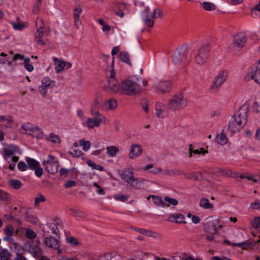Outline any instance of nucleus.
Here are the masks:
<instances>
[{
	"mask_svg": "<svg viewBox=\"0 0 260 260\" xmlns=\"http://www.w3.org/2000/svg\"><path fill=\"white\" fill-rule=\"evenodd\" d=\"M114 61L112 62V68L110 71L109 76L107 84L105 86L106 91L112 94H115L122 92V82H119L115 77V73L114 70Z\"/></svg>",
	"mask_w": 260,
	"mask_h": 260,
	"instance_id": "1",
	"label": "nucleus"
},
{
	"mask_svg": "<svg viewBox=\"0 0 260 260\" xmlns=\"http://www.w3.org/2000/svg\"><path fill=\"white\" fill-rule=\"evenodd\" d=\"M141 91V87L137 80L126 79L122 81L121 93L126 95H133Z\"/></svg>",
	"mask_w": 260,
	"mask_h": 260,
	"instance_id": "2",
	"label": "nucleus"
},
{
	"mask_svg": "<svg viewBox=\"0 0 260 260\" xmlns=\"http://www.w3.org/2000/svg\"><path fill=\"white\" fill-rule=\"evenodd\" d=\"M246 118L244 112H239L236 114L233 119H232L229 124L230 130L232 133L239 132L244 127L246 123Z\"/></svg>",
	"mask_w": 260,
	"mask_h": 260,
	"instance_id": "3",
	"label": "nucleus"
},
{
	"mask_svg": "<svg viewBox=\"0 0 260 260\" xmlns=\"http://www.w3.org/2000/svg\"><path fill=\"white\" fill-rule=\"evenodd\" d=\"M3 150L4 152V154L3 155L4 158L8 163L10 164L11 160L14 162H16L18 160V156H13V155H15L16 153H21V152L17 146L10 144L5 147Z\"/></svg>",
	"mask_w": 260,
	"mask_h": 260,
	"instance_id": "4",
	"label": "nucleus"
},
{
	"mask_svg": "<svg viewBox=\"0 0 260 260\" xmlns=\"http://www.w3.org/2000/svg\"><path fill=\"white\" fill-rule=\"evenodd\" d=\"M187 104V100L182 94H176L168 104V108L171 110H180Z\"/></svg>",
	"mask_w": 260,
	"mask_h": 260,
	"instance_id": "5",
	"label": "nucleus"
},
{
	"mask_svg": "<svg viewBox=\"0 0 260 260\" xmlns=\"http://www.w3.org/2000/svg\"><path fill=\"white\" fill-rule=\"evenodd\" d=\"M210 50V45L209 43L204 44L199 49L194 58V61L199 65H203L206 62L208 57V54Z\"/></svg>",
	"mask_w": 260,
	"mask_h": 260,
	"instance_id": "6",
	"label": "nucleus"
},
{
	"mask_svg": "<svg viewBox=\"0 0 260 260\" xmlns=\"http://www.w3.org/2000/svg\"><path fill=\"white\" fill-rule=\"evenodd\" d=\"M46 171L51 174H55L58 170L59 164L58 160L52 155H48L46 160L42 162Z\"/></svg>",
	"mask_w": 260,
	"mask_h": 260,
	"instance_id": "7",
	"label": "nucleus"
},
{
	"mask_svg": "<svg viewBox=\"0 0 260 260\" xmlns=\"http://www.w3.org/2000/svg\"><path fill=\"white\" fill-rule=\"evenodd\" d=\"M161 16L162 12L159 9H155L153 12L151 13L148 9H146L143 13V20L146 25L152 27L154 24L153 19Z\"/></svg>",
	"mask_w": 260,
	"mask_h": 260,
	"instance_id": "8",
	"label": "nucleus"
},
{
	"mask_svg": "<svg viewBox=\"0 0 260 260\" xmlns=\"http://www.w3.org/2000/svg\"><path fill=\"white\" fill-rule=\"evenodd\" d=\"M103 95L101 93H97L92 101L90 108L91 115H100L101 114L99 110H103Z\"/></svg>",
	"mask_w": 260,
	"mask_h": 260,
	"instance_id": "9",
	"label": "nucleus"
},
{
	"mask_svg": "<svg viewBox=\"0 0 260 260\" xmlns=\"http://www.w3.org/2000/svg\"><path fill=\"white\" fill-rule=\"evenodd\" d=\"M228 75L229 72L228 70H222L220 71L213 80L211 88L214 91L217 90L227 79Z\"/></svg>",
	"mask_w": 260,
	"mask_h": 260,
	"instance_id": "10",
	"label": "nucleus"
},
{
	"mask_svg": "<svg viewBox=\"0 0 260 260\" xmlns=\"http://www.w3.org/2000/svg\"><path fill=\"white\" fill-rule=\"evenodd\" d=\"M55 81L52 80L48 76L44 77L41 80V85L39 87V92L43 97L46 96L49 89L54 86Z\"/></svg>",
	"mask_w": 260,
	"mask_h": 260,
	"instance_id": "11",
	"label": "nucleus"
},
{
	"mask_svg": "<svg viewBox=\"0 0 260 260\" xmlns=\"http://www.w3.org/2000/svg\"><path fill=\"white\" fill-rule=\"evenodd\" d=\"M92 118L88 117L86 120V125L88 128L91 129L98 127L102 121L106 120V117L102 114L100 115H91Z\"/></svg>",
	"mask_w": 260,
	"mask_h": 260,
	"instance_id": "12",
	"label": "nucleus"
},
{
	"mask_svg": "<svg viewBox=\"0 0 260 260\" xmlns=\"http://www.w3.org/2000/svg\"><path fill=\"white\" fill-rule=\"evenodd\" d=\"M25 248L28 252L35 257H39L42 255V250L41 248L32 242L26 243L25 245Z\"/></svg>",
	"mask_w": 260,
	"mask_h": 260,
	"instance_id": "13",
	"label": "nucleus"
},
{
	"mask_svg": "<svg viewBox=\"0 0 260 260\" xmlns=\"http://www.w3.org/2000/svg\"><path fill=\"white\" fill-rule=\"evenodd\" d=\"M143 148L138 144H133L129 148L128 157L131 159H136L141 156L143 153Z\"/></svg>",
	"mask_w": 260,
	"mask_h": 260,
	"instance_id": "14",
	"label": "nucleus"
},
{
	"mask_svg": "<svg viewBox=\"0 0 260 260\" xmlns=\"http://www.w3.org/2000/svg\"><path fill=\"white\" fill-rule=\"evenodd\" d=\"M53 60L55 65V71L56 73H59L63 71L66 68L67 69L72 67V64L69 62H65L62 60L59 59L57 58H54Z\"/></svg>",
	"mask_w": 260,
	"mask_h": 260,
	"instance_id": "15",
	"label": "nucleus"
},
{
	"mask_svg": "<svg viewBox=\"0 0 260 260\" xmlns=\"http://www.w3.org/2000/svg\"><path fill=\"white\" fill-rule=\"evenodd\" d=\"M187 50L186 48H181L178 49L172 57L173 62L175 64H180L185 58Z\"/></svg>",
	"mask_w": 260,
	"mask_h": 260,
	"instance_id": "16",
	"label": "nucleus"
},
{
	"mask_svg": "<svg viewBox=\"0 0 260 260\" xmlns=\"http://www.w3.org/2000/svg\"><path fill=\"white\" fill-rule=\"evenodd\" d=\"M245 79L247 81L253 79L255 82L260 83V68L256 70L250 69L248 71Z\"/></svg>",
	"mask_w": 260,
	"mask_h": 260,
	"instance_id": "17",
	"label": "nucleus"
},
{
	"mask_svg": "<svg viewBox=\"0 0 260 260\" xmlns=\"http://www.w3.org/2000/svg\"><path fill=\"white\" fill-rule=\"evenodd\" d=\"M246 41V39L245 34L240 33L235 37L232 45L235 49H239L244 45Z\"/></svg>",
	"mask_w": 260,
	"mask_h": 260,
	"instance_id": "18",
	"label": "nucleus"
},
{
	"mask_svg": "<svg viewBox=\"0 0 260 260\" xmlns=\"http://www.w3.org/2000/svg\"><path fill=\"white\" fill-rule=\"evenodd\" d=\"M115 258L116 260H120V256L115 253L107 252L99 256L92 257L90 260H112Z\"/></svg>",
	"mask_w": 260,
	"mask_h": 260,
	"instance_id": "19",
	"label": "nucleus"
},
{
	"mask_svg": "<svg viewBox=\"0 0 260 260\" xmlns=\"http://www.w3.org/2000/svg\"><path fill=\"white\" fill-rule=\"evenodd\" d=\"M154 86L157 90L161 93H164L169 91L171 85L168 81L157 82L154 83Z\"/></svg>",
	"mask_w": 260,
	"mask_h": 260,
	"instance_id": "20",
	"label": "nucleus"
},
{
	"mask_svg": "<svg viewBox=\"0 0 260 260\" xmlns=\"http://www.w3.org/2000/svg\"><path fill=\"white\" fill-rule=\"evenodd\" d=\"M38 126L30 123H24L21 126L20 132L22 134L32 135V132L38 131Z\"/></svg>",
	"mask_w": 260,
	"mask_h": 260,
	"instance_id": "21",
	"label": "nucleus"
},
{
	"mask_svg": "<svg viewBox=\"0 0 260 260\" xmlns=\"http://www.w3.org/2000/svg\"><path fill=\"white\" fill-rule=\"evenodd\" d=\"M50 230H51L52 233L54 235H57L59 233L58 227L54 223H48L46 224V226H44L42 229L44 236H48L50 233Z\"/></svg>",
	"mask_w": 260,
	"mask_h": 260,
	"instance_id": "22",
	"label": "nucleus"
},
{
	"mask_svg": "<svg viewBox=\"0 0 260 260\" xmlns=\"http://www.w3.org/2000/svg\"><path fill=\"white\" fill-rule=\"evenodd\" d=\"M14 229L13 226L11 225H6L4 229V232L5 236L3 237V240L5 241H13V235H14Z\"/></svg>",
	"mask_w": 260,
	"mask_h": 260,
	"instance_id": "23",
	"label": "nucleus"
},
{
	"mask_svg": "<svg viewBox=\"0 0 260 260\" xmlns=\"http://www.w3.org/2000/svg\"><path fill=\"white\" fill-rule=\"evenodd\" d=\"M103 111H114L117 107V102L113 98L104 101L103 104Z\"/></svg>",
	"mask_w": 260,
	"mask_h": 260,
	"instance_id": "24",
	"label": "nucleus"
},
{
	"mask_svg": "<svg viewBox=\"0 0 260 260\" xmlns=\"http://www.w3.org/2000/svg\"><path fill=\"white\" fill-rule=\"evenodd\" d=\"M44 243L48 247L57 248L59 244V241L57 239L50 236L46 237L45 238Z\"/></svg>",
	"mask_w": 260,
	"mask_h": 260,
	"instance_id": "25",
	"label": "nucleus"
},
{
	"mask_svg": "<svg viewBox=\"0 0 260 260\" xmlns=\"http://www.w3.org/2000/svg\"><path fill=\"white\" fill-rule=\"evenodd\" d=\"M82 12V9L80 6H77L75 8L74 12V18L75 21V26L78 28L81 24L79 18Z\"/></svg>",
	"mask_w": 260,
	"mask_h": 260,
	"instance_id": "26",
	"label": "nucleus"
},
{
	"mask_svg": "<svg viewBox=\"0 0 260 260\" xmlns=\"http://www.w3.org/2000/svg\"><path fill=\"white\" fill-rule=\"evenodd\" d=\"M156 115L159 118H164L166 115L165 106L164 104L158 103L155 106Z\"/></svg>",
	"mask_w": 260,
	"mask_h": 260,
	"instance_id": "27",
	"label": "nucleus"
},
{
	"mask_svg": "<svg viewBox=\"0 0 260 260\" xmlns=\"http://www.w3.org/2000/svg\"><path fill=\"white\" fill-rule=\"evenodd\" d=\"M184 216L182 214L178 213L171 215L168 219V220L170 222L178 223H185V222L184 221Z\"/></svg>",
	"mask_w": 260,
	"mask_h": 260,
	"instance_id": "28",
	"label": "nucleus"
},
{
	"mask_svg": "<svg viewBox=\"0 0 260 260\" xmlns=\"http://www.w3.org/2000/svg\"><path fill=\"white\" fill-rule=\"evenodd\" d=\"M44 35L43 29H37L35 33V41L38 45L44 46L45 45V42L43 41L42 38Z\"/></svg>",
	"mask_w": 260,
	"mask_h": 260,
	"instance_id": "29",
	"label": "nucleus"
},
{
	"mask_svg": "<svg viewBox=\"0 0 260 260\" xmlns=\"http://www.w3.org/2000/svg\"><path fill=\"white\" fill-rule=\"evenodd\" d=\"M199 206L204 209H212L213 208V205L209 202L207 198H202L200 200Z\"/></svg>",
	"mask_w": 260,
	"mask_h": 260,
	"instance_id": "30",
	"label": "nucleus"
},
{
	"mask_svg": "<svg viewBox=\"0 0 260 260\" xmlns=\"http://www.w3.org/2000/svg\"><path fill=\"white\" fill-rule=\"evenodd\" d=\"M120 176L125 182H128L129 179L134 176V172L129 168L123 170Z\"/></svg>",
	"mask_w": 260,
	"mask_h": 260,
	"instance_id": "31",
	"label": "nucleus"
},
{
	"mask_svg": "<svg viewBox=\"0 0 260 260\" xmlns=\"http://www.w3.org/2000/svg\"><path fill=\"white\" fill-rule=\"evenodd\" d=\"M0 122H5V124L3 125L2 127L8 128L11 127L13 123V119L9 116L0 115Z\"/></svg>",
	"mask_w": 260,
	"mask_h": 260,
	"instance_id": "32",
	"label": "nucleus"
},
{
	"mask_svg": "<svg viewBox=\"0 0 260 260\" xmlns=\"http://www.w3.org/2000/svg\"><path fill=\"white\" fill-rule=\"evenodd\" d=\"M11 253L6 248L0 247V260H11Z\"/></svg>",
	"mask_w": 260,
	"mask_h": 260,
	"instance_id": "33",
	"label": "nucleus"
},
{
	"mask_svg": "<svg viewBox=\"0 0 260 260\" xmlns=\"http://www.w3.org/2000/svg\"><path fill=\"white\" fill-rule=\"evenodd\" d=\"M106 150L107 155L111 157H115L119 151V148L114 146H108Z\"/></svg>",
	"mask_w": 260,
	"mask_h": 260,
	"instance_id": "34",
	"label": "nucleus"
},
{
	"mask_svg": "<svg viewBox=\"0 0 260 260\" xmlns=\"http://www.w3.org/2000/svg\"><path fill=\"white\" fill-rule=\"evenodd\" d=\"M152 198L153 199V203L157 206L162 208H166L167 206L166 203H165L164 199H163L159 196H152Z\"/></svg>",
	"mask_w": 260,
	"mask_h": 260,
	"instance_id": "35",
	"label": "nucleus"
},
{
	"mask_svg": "<svg viewBox=\"0 0 260 260\" xmlns=\"http://www.w3.org/2000/svg\"><path fill=\"white\" fill-rule=\"evenodd\" d=\"M143 182L142 179L135 178L134 176L128 180L126 183L129 184L132 187L138 188L140 184Z\"/></svg>",
	"mask_w": 260,
	"mask_h": 260,
	"instance_id": "36",
	"label": "nucleus"
},
{
	"mask_svg": "<svg viewBox=\"0 0 260 260\" xmlns=\"http://www.w3.org/2000/svg\"><path fill=\"white\" fill-rule=\"evenodd\" d=\"M45 138L47 140L54 144H59L61 142L60 137L57 135L53 133H51L48 136H46Z\"/></svg>",
	"mask_w": 260,
	"mask_h": 260,
	"instance_id": "37",
	"label": "nucleus"
},
{
	"mask_svg": "<svg viewBox=\"0 0 260 260\" xmlns=\"http://www.w3.org/2000/svg\"><path fill=\"white\" fill-rule=\"evenodd\" d=\"M26 161L28 164V167L31 170L36 169L37 167L40 166V162L34 158L26 157Z\"/></svg>",
	"mask_w": 260,
	"mask_h": 260,
	"instance_id": "38",
	"label": "nucleus"
},
{
	"mask_svg": "<svg viewBox=\"0 0 260 260\" xmlns=\"http://www.w3.org/2000/svg\"><path fill=\"white\" fill-rule=\"evenodd\" d=\"M189 157L192 156V154H198V155H204L208 153V151L205 150L204 148H201L199 149H193L192 148V146L190 145L189 147Z\"/></svg>",
	"mask_w": 260,
	"mask_h": 260,
	"instance_id": "39",
	"label": "nucleus"
},
{
	"mask_svg": "<svg viewBox=\"0 0 260 260\" xmlns=\"http://www.w3.org/2000/svg\"><path fill=\"white\" fill-rule=\"evenodd\" d=\"M201 6L206 11H214L216 9V5L211 2H203L201 3Z\"/></svg>",
	"mask_w": 260,
	"mask_h": 260,
	"instance_id": "40",
	"label": "nucleus"
},
{
	"mask_svg": "<svg viewBox=\"0 0 260 260\" xmlns=\"http://www.w3.org/2000/svg\"><path fill=\"white\" fill-rule=\"evenodd\" d=\"M180 174V172L178 170H165L161 168V171H160L159 174H162L163 175L174 176L179 175Z\"/></svg>",
	"mask_w": 260,
	"mask_h": 260,
	"instance_id": "41",
	"label": "nucleus"
},
{
	"mask_svg": "<svg viewBox=\"0 0 260 260\" xmlns=\"http://www.w3.org/2000/svg\"><path fill=\"white\" fill-rule=\"evenodd\" d=\"M216 141L219 144L224 145L227 143L228 139L226 136L221 132L217 135Z\"/></svg>",
	"mask_w": 260,
	"mask_h": 260,
	"instance_id": "42",
	"label": "nucleus"
},
{
	"mask_svg": "<svg viewBox=\"0 0 260 260\" xmlns=\"http://www.w3.org/2000/svg\"><path fill=\"white\" fill-rule=\"evenodd\" d=\"M165 203L167 204V207H169L170 205L176 206L178 204V201L176 199L171 198L168 196L164 197Z\"/></svg>",
	"mask_w": 260,
	"mask_h": 260,
	"instance_id": "43",
	"label": "nucleus"
},
{
	"mask_svg": "<svg viewBox=\"0 0 260 260\" xmlns=\"http://www.w3.org/2000/svg\"><path fill=\"white\" fill-rule=\"evenodd\" d=\"M246 179L252 181L253 183L260 182V175L246 174Z\"/></svg>",
	"mask_w": 260,
	"mask_h": 260,
	"instance_id": "44",
	"label": "nucleus"
},
{
	"mask_svg": "<svg viewBox=\"0 0 260 260\" xmlns=\"http://www.w3.org/2000/svg\"><path fill=\"white\" fill-rule=\"evenodd\" d=\"M79 144L80 146H82L83 150L85 152L88 151L91 146L90 141H85L84 139L80 140Z\"/></svg>",
	"mask_w": 260,
	"mask_h": 260,
	"instance_id": "45",
	"label": "nucleus"
},
{
	"mask_svg": "<svg viewBox=\"0 0 260 260\" xmlns=\"http://www.w3.org/2000/svg\"><path fill=\"white\" fill-rule=\"evenodd\" d=\"M97 21L102 26V29L104 32H109L111 31V26L107 24L103 19L99 18L97 20Z\"/></svg>",
	"mask_w": 260,
	"mask_h": 260,
	"instance_id": "46",
	"label": "nucleus"
},
{
	"mask_svg": "<svg viewBox=\"0 0 260 260\" xmlns=\"http://www.w3.org/2000/svg\"><path fill=\"white\" fill-rule=\"evenodd\" d=\"M13 28L17 30H22L26 27V25L23 23L19 22H12L11 23Z\"/></svg>",
	"mask_w": 260,
	"mask_h": 260,
	"instance_id": "47",
	"label": "nucleus"
},
{
	"mask_svg": "<svg viewBox=\"0 0 260 260\" xmlns=\"http://www.w3.org/2000/svg\"><path fill=\"white\" fill-rule=\"evenodd\" d=\"M46 201L45 197L42 194H38L35 199L34 206L37 207L39 206L41 203L44 202Z\"/></svg>",
	"mask_w": 260,
	"mask_h": 260,
	"instance_id": "48",
	"label": "nucleus"
},
{
	"mask_svg": "<svg viewBox=\"0 0 260 260\" xmlns=\"http://www.w3.org/2000/svg\"><path fill=\"white\" fill-rule=\"evenodd\" d=\"M66 241L71 246H76L79 244L77 239L73 237H68L66 238Z\"/></svg>",
	"mask_w": 260,
	"mask_h": 260,
	"instance_id": "49",
	"label": "nucleus"
},
{
	"mask_svg": "<svg viewBox=\"0 0 260 260\" xmlns=\"http://www.w3.org/2000/svg\"><path fill=\"white\" fill-rule=\"evenodd\" d=\"M87 164L92 169L99 170L100 171H104V169L103 166L98 165L91 160H88Z\"/></svg>",
	"mask_w": 260,
	"mask_h": 260,
	"instance_id": "50",
	"label": "nucleus"
},
{
	"mask_svg": "<svg viewBox=\"0 0 260 260\" xmlns=\"http://www.w3.org/2000/svg\"><path fill=\"white\" fill-rule=\"evenodd\" d=\"M113 198L116 201L124 202L128 200L129 196L127 194H118L114 195Z\"/></svg>",
	"mask_w": 260,
	"mask_h": 260,
	"instance_id": "51",
	"label": "nucleus"
},
{
	"mask_svg": "<svg viewBox=\"0 0 260 260\" xmlns=\"http://www.w3.org/2000/svg\"><path fill=\"white\" fill-rule=\"evenodd\" d=\"M251 15L253 17H260V0L258 4L252 9Z\"/></svg>",
	"mask_w": 260,
	"mask_h": 260,
	"instance_id": "52",
	"label": "nucleus"
},
{
	"mask_svg": "<svg viewBox=\"0 0 260 260\" xmlns=\"http://www.w3.org/2000/svg\"><path fill=\"white\" fill-rule=\"evenodd\" d=\"M9 184L11 186L16 189L20 188L22 185L21 182L17 179L10 180Z\"/></svg>",
	"mask_w": 260,
	"mask_h": 260,
	"instance_id": "53",
	"label": "nucleus"
},
{
	"mask_svg": "<svg viewBox=\"0 0 260 260\" xmlns=\"http://www.w3.org/2000/svg\"><path fill=\"white\" fill-rule=\"evenodd\" d=\"M30 59L29 58H24V64L25 69L28 72H32L34 70L33 66L29 63Z\"/></svg>",
	"mask_w": 260,
	"mask_h": 260,
	"instance_id": "54",
	"label": "nucleus"
},
{
	"mask_svg": "<svg viewBox=\"0 0 260 260\" xmlns=\"http://www.w3.org/2000/svg\"><path fill=\"white\" fill-rule=\"evenodd\" d=\"M250 224L253 228H258L260 227V217H256L253 220L250 221Z\"/></svg>",
	"mask_w": 260,
	"mask_h": 260,
	"instance_id": "55",
	"label": "nucleus"
},
{
	"mask_svg": "<svg viewBox=\"0 0 260 260\" xmlns=\"http://www.w3.org/2000/svg\"><path fill=\"white\" fill-rule=\"evenodd\" d=\"M26 237L30 239H34L37 237V234L32 230L28 229L25 232Z\"/></svg>",
	"mask_w": 260,
	"mask_h": 260,
	"instance_id": "56",
	"label": "nucleus"
},
{
	"mask_svg": "<svg viewBox=\"0 0 260 260\" xmlns=\"http://www.w3.org/2000/svg\"><path fill=\"white\" fill-rule=\"evenodd\" d=\"M73 215L80 217H84L86 215L85 213L81 211L78 210L76 209H71Z\"/></svg>",
	"mask_w": 260,
	"mask_h": 260,
	"instance_id": "57",
	"label": "nucleus"
},
{
	"mask_svg": "<svg viewBox=\"0 0 260 260\" xmlns=\"http://www.w3.org/2000/svg\"><path fill=\"white\" fill-rule=\"evenodd\" d=\"M146 236L153 237L154 238H160V235L156 233L153 232L150 230H146V232L145 233V235Z\"/></svg>",
	"mask_w": 260,
	"mask_h": 260,
	"instance_id": "58",
	"label": "nucleus"
},
{
	"mask_svg": "<svg viewBox=\"0 0 260 260\" xmlns=\"http://www.w3.org/2000/svg\"><path fill=\"white\" fill-rule=\"evenodd\" d=\"M38 129H39L38 132V131L35 132H32L31 135L33 136L34 137H35L38 139H41L43 137L44 134H43V131L41 129V128H40L38 126Z\"/></svg>",
	"mask_w": 260,
	"mask_h": 260,
	"instance_id": "59",
	"label": "nucleus"
},
{
	"mask_svg": "<svg viewBox=\"0 0 260 260\" xmlns=\"http://www.w3.org/2000/svg\"><path fill=\"white\" fill-rule=\"evenodd\" d=\"M10 196L7 192L3 191L0 189V200L4 201H9Z\"/></svg>",
	"mask_w": 260,
	"mask_h": 260,
	"instance_id": "60",
	"label": "nucleus"
},
{
	"mask_svg": "<svg viewBox=\"0 0 260 260\" xmlns=\"http://www.w3.org/2000/svg\"><path fill=\"white\" fill-rule=\"evenodd\" d=\"M69 153L75 158H78L81 156L83 154L82 151L80 150H75L73 152H69Z\"/></svg>",
	"mask_w": 260,
	"mask_h": 260,
	"instance_id": "61",
	"label": "nucleus"
},
{
	"mask_svg": "<svg viewBox=\"0 0 260 260\" xmlns=\"http://www.w3.org/2000/svg\"><path fill=\"white\" fill-rule=\"evenodd\" d=\"M41 5V0H37V3L34 5L32 11L35 14H38Z\"/></svg>",
	"mask_w": 260,
	"mask_h": 260,
	"instance_id": "62",
	"label": "nucleus"
},
{
	"mask_svg": "<svg viewBox=\"0 0 260 260\" xmlns=\"http://www.w3.org/2000/svg\"><path fill=\"white\" fill-rule=\"evenodd\" d=\"M250 208L254 210H260V202L258 200H256L252 202L250 206Z\"/></svg>",
	"mask_w": 260,
	"mask_h": 260,
	"instance_id": "63",
	"label": "nucleus"
},
{
	"mask_svg": "<svg viewBox=\"0 0 260 260\" xmlns=\"http://www.w3.org/2000/svg\"><path fill=\"white\" fill-rule=\"evenodd\" d=\"M14 260H27V258L23 254L18 252H15V256Z\"/></svg>",
	"mask_w": 260,
	"mask_h": 260,
	"instance_id": "64",
	"label": "nucleus"
}]
</instances>
